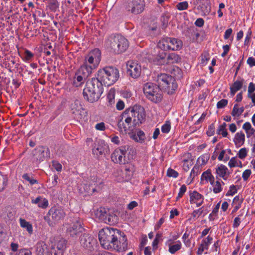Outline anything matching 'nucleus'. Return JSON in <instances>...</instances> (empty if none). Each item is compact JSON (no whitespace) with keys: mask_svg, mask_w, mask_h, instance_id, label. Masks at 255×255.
<instances>
[{"mask_svg":"<svg viewBox=\"0 0 255 255\" xmlns=\"http://www.w3.org/2000/svg\"><path fill=\"white\" fill-rule=\"evenodd\" d=\"M145 116L144 109L140 106L134 105L127 109L118 119V130L122 133L132 131L143 122Z\"/></svg>","mask_w":255,"mask_h":255,"instance_id":"f257e3e1","label":"nucleus"},{"mask_svg":"<svg viewBox=\"0 0 255 255\" xmlns=\"http://www.w3.org/2000/svg\"><path fill=\"white\" fill-rule=\"evenodd\" d=\"M101 59V53L98 48L91 50L84 57L83 64L79 68V72L90 75L96 69Z\"/></svg>","mask_w":255,"mask_h":255,"instance_id":"f03ea898","label":"nucleus"},{"mask_svg":"<svg viewBox=\"0 0 255 255\" xmlns=\"http://www.w3.org/2000/svg\"><path fill=\"white\" fill-rule=\"evenodd\" d=\"M106 47L115 54H119L126 50L128 46V40L120 34H112L105 40Z\"/></svg>","mask_w":255,"mask_h":255,"instance_id":"7ed1b4c3","label":"nucleus"},{"mask_svg":"<svg viewBox=\"0 0 255 255\" xmlns=\"http://www.w3.org/2000/svg\"><path fill=\"white\" fill-rule=\"evenodd\" d=\"M120 230L109 227L104 228L99 233V239L103 248L111 249V245L117 239L120 238Z\"/></svg>","mask_w":255,"mask_h":255,"instance_id":"20e7f679","label":"nucleus"},{"mask_svg":"<svg viewBox=\"0 0 255 255\" xmlns=\"http://www.w3.org/2000/svg\"><path fill=\"white\" fill-rule=\"evenodd\" d=\"M133 150L128 146H123L116 148L111 155V161L115 164H126L133 159Z\"/></svg>","mask_w":255,"mask_h":255,"instance_id":"39448f33","label":"nucleus"},{"mask_svg":"<svg viewBox=\"0 0 255 255\" xmlns=\"http://www.w3.org/2000/svg\"><path fill=\"white\" fill-rule=\"evenodd\" d=\"M97 77L105 86H110L114 84L119 78L118 69L112 66L106 67L99 69Z\"/></svg>","mask_w":255,"mask_h":255,"instance_id":"423d86ee","label":"nucleus"},{"mask_svg":"<svg viewBox=\"0 0 255 255\" xmlns=\"http://www.w3.org/2000/svg\"><path fill=\"white\" fill-rule=\"evenodd\" d=\"M66 213L64 209L60 206H53L48 211L44 217V220L49 226L53 227L56 224L63 220Z\"/></svg>","mask_w":255,"mask_h":255,"instance_id":"0eeeda50","label":"nucleus"},{"mask_svg":"<svg viewBox=\"0 0 255 255\" xmlns=\"http://www.w3.org/2000/svg\"><path fill=\"white\" fill-rule=\"evenodd\" d=\"M143 91L146 97L153 103H159L162 99L163 95L160 88L152 83H145L143 85Z\"/></svg>","mask_w":255,"mask_h":255,"instance_id":"6e6552de","label":"nucleus"},{"mask_svg":"<svg viewBox=\"0 0 255 255\" xmlns=\"http://www.w3.org/2000/svg\"><path fill=\"white\" fill-rule=\"evenodd\" d=\"M156 82L160 89L166 91L168 94H172L177 88V84L171 76L166 74H161L157 77Z\"/></svg>","mask_w":255,"mask_h":255,"instance_id":"1a4fd4ad","label":"nucleus"},{"mask_svg":"<svg viewBox=\"0 0 255 255\" xmlns=\"http://www.w3.org/2000/svg\"><path fill=\"white\" fill-rule=\"evenodd\" d=\"M95 216L101 222L110 225L116 223L118 219L116 215L108 213L104 208H100L97 209L95 212Z\"/></svg>","mask_w":255,"mask_h":255,"instance_id":"9d476101","label":"nucleus"},{"mask_svg":"<svg viewBox=\"0 0 255 255\" xmlns=\"http://www.w3.org/2000/svg\"><path fill=\"white\" fill-rule=\"evenodd\" d=\"M127 73L132 78H139L141 74L142 68L140 64L136 61H128L127 63Z\"/></svg>","mask_w":255,"mask_h":255,"instance_id":"9b49d317","label":"nucleus"},{"mask_svg":"<svg viewBox=\"0 0 255 255\" xmlns=\"http://www.w3.org/2000/svg\"><path fill=\"white\" fill-rule=\"evenodd\" d=\"M120 238L115 240L111 245V249L115 250L119 252H125L128 249L127 239L124 233L119 231Z\"/></svg>","mask_w":255,"mask_h":255,"instance_id":"f8f14e48","label":"nucleus"},{"mask_svg":"<svg viewBox=\"0 0 255 255\" xmlns=\"http://www.w3.org/2000/svg\"><path fill=\"white\" fill-rule=\"evenodd\" d=\"M145 8L144 0H128L127 8L128 11L134 14L141 13Z\"/></svg>","mask_w":255,"mask_h":255,"instance_id":"ddd939ff","label":"nucleus"},{"mask_svg":"<svg viewBox=\"0 0 255 255\" xmlns=\"http://www.w3.org/2000/svg\"><path fill=\"white\" fill-rule=\"evenodd\" d=\"M66 245V242L63 239L51 242L49 255H63Z\"/></svg>","mask_w":255,"mask_h":255,"instance_id":"4468645a","label":"nucleus"},{"mask_svg":"<svg viewBox=\"0 0 255 255\" xmlns=\"http://www.w3.org/2000/svg\"><path fill=\"white\" fill-rule=\"evenodd\" d=\"M103 84L98 77L93 78L87 83L85 88L94 92L98 91L99 95L101 96L103 93Z\"/></svg>","mask_w":255,"mask_h":255,"instance_id":"2eb2a0df","label":"nucleus"},{"mask_svg":"<svg viewBox=\"0 0 255 255\" xmlns=\"http://www.w3.org/2000/svg\"><path fill=\"white\" fill-rule=\"evenodd\" d=\"M80 242L81 246L89 251H91L93 249L94 245L96 243L95 240L87 234H84L80 237Z\"/></svg>","mask_w":255,"mask_h":255,"instance_id":"dca6fc26","label":"nucleus"},{"mask_svg":"<svg viewBox=\"0 0 255 255\" xmlns=\"http://www.w3.org/2000/svg\"><path fill=\"white\" fill-rule=\"evenodd\" d=\"M215 174L216 179L222 178L224 180H227L231 173L228 168L225 165L220 164L215 168Z\"/></svg>","mask_w":255,"mask_h":255,"instance_id":"f3484780","label":"nucleus"},{"mask_svg":"<svg viewBox=\"0 0 255 255\" xmlns=\"http://www.w3.org/2000/svg\"><path fill=\"white\" fill-rule=\"evenodd\" d=\"M189 198L190 204H196L197 207L201 206L204 203V196L197 191H190Z\"/></svg>","mask_w":255,"mask_h":255,"instance_id":"a211bd4d","label":"nucleus"},{"mask_svg":"<svg viewBox=\"0 0 255 255\" xmlns=\"http://www.w3.org/2000/svg\"><path fill=\"white\" fill-rule=\"evenodd\" d=\"M83 230L81 223L77 221L72 223L67 228L66 232L68 235L72 237H74Z\"/></svg>","mask_w":255,"mask_h":255,"instance_id":"6ab92c4d","label":"nucleus"},{"mask_svg":"<svg viewBox=\"0 0 255 255\" xmlns=\"http://www.w3.org/2000/svg\"><path fill=\"white\" fill-rule=\"evenodd\" d=\"M71 110L75 119L77 120L82 119L84 110L78 101H75L71 105Z\"/></svg>","mask_w":255,"mask_h":255,"instance_id":"aec40b11","label":"nucleus"},{"mask_svg":"<svg viewBox=\"0 0 255 255\" xmlns=\"http://www.w3.org/2000/svg\"><path fill=\"white\" fill-rule=\"evenodd\" d=\"M50 243L40 241L35 245V253L37 255H49Z\"/></svg>","mask_w":255,"mask_h":255,"instance_id":"412c9836","label":"nucleus"},{"mask_svg":"<svg viewBox=\"0 0 255 255\" xmlns=\"http://www.w3.org/2000/svg\"><path fill=\"white\" fill-rule=\"evenodd\" d=\"M83 94L84 99L90 103L97 101L101 97L99 95L98 91L94 92L86 88L84 89Z\"/></svg>","mask_w":255,"mask_h":255,"instance_id":"4be33fe9","label":"nucleus"},{"mask_svg":"<svg viewBox=\"0 0 255 255\" xmlns=\"http://www.w3.org/2000/svg\"><path fill=\"white\" fill-rule=\"evenodd\" d=\"M213 239L212 237L209 235L202 240L197 250V253L198 255H202L204 251L208 250L210 245L212 242Z\"/></svg>","mask_w":255,"mask_h":255,"instance_id":"5701e85b","label":"nucleus"},{"mask_svg":"<svg viewBox=\"0 0 255 255\" xmlns=\"http://www.w3.org/2000/svg\"><path fill=\"white\" fill-rule=\"evenodd\" d=\"M166 244L168 246V251L171 254H175L182 248V243L180 241L174 242L172 239H169L167 241Z\"/></svg>","mask_w":255,"mask_h":255,"instance_id":"b1692460","label":"nucleus"},{"mask_svg":"<svg viewBox=\"0 0 255 255\" xmlns=\"http://www.w3.org/2000/svg\"><path fill=\"white\" fill-rule=\"evenodd\" d=\"M169 51L179 50L182 47V41L175 38L168 37Z\"/></svg>","mask_w":255,"mask_h":255,"instance_id":"393cba45","label":"nucleus"},{"mask_svg":"<svg viewBox=\"0 0 255 255\" xmlns=\"http://www.w3.org/2000/svg\"><path fill=\"white\" fill-rule=\"evenodd\" d=\"M107 147V145L103 140H99L95 147L93 148L92 151L96 155H101L104 153Z\"/></svg>","mask_w":255,"mask_h":255,"instance_id":"a878e982","label":"nucleus"},{"mask_svg":"<svg viewBox=\"0 0 255 255\" xmlns=\"http://www.w3.org/2000/svg\"><path fill=\"white\" fill-rule=\"evenodd\" d=\"M31 203L34 204H37L39 208L42 209H46L49 205L48 200L40 196L35 199H32Z\"/></svg>","mask_w":255,"mask_h":255,"instance_id":"bb28decb","label":"nucleus"},{"mask_svg":"<svg viewBox=\"0 0 255 255\" xmlns=\"http://www.w3.org/2000/svg\"><path fill=\"white\" fill-rule=\"evenodd\" d=\"M88 76L89 75H87L82 72H80L79 69L74 77V86L76 87L80 86L83 83H84V79Z\"/></svg>","mask_w":255,"mask_h":255,"instance_id":"cd10ccee","label":"nucleus"},{"mask_svg":"<svg viewBox=\"0 0 255 255\" xmlns=\"http://www.w3.org/2000/svg\"><path fill=\"white\" fill-rule=\"evenodd\" d=\"M96 178L89 181V184H84L83 185V189L85 192L88 194H91L96 191Z\"/></svg>","mask_w":255,"mask_h":255,"instance_id":"c85d7f7f","label":"nucleus"},{"mask_svg":"<svg viewBox=\"0 0 255 255\" xmlns=\"http://www.w3.org/2000/svg\"><path fill=\"white\" fill-rule=\"evenodd\" d=\"M245 111L244 106L240 104H235L231 112V115L234 119H238Z\"/></svg>","mask_w":255,"mask_h":255,"instance_id":"c756f323","label":"nucleus"},{"mask_svg":"<svg viewBox=\"0 0 255 255\" xmlns=\"http://www.w3.org/2000/svg\"><path fill=\"white\" fill-rule=\"evenodd\" d=\"M213 181V183L211 185L213 187V192L215 194H218L221 192L223 189V186L225 185V183L221 180V179H216Z\"/></svg>","mask_w":255,"mask_h":255,"instance_id":"7c9ffc66","label":"nucleus"},{"mask_svg":"<svg viewBox=\"0 0 255 255\" xmlns=\"http://www.w3.org/2000/svg\"><path fill=\"white\" fill-rule=\"evenodd\" d=\"M115 95L116 90L114 88H111L108 91L107 95V106L113 107L115 104Z\"/></svg>","mask_w":255,"mask_h":255,"instance_id":"2f4dec72","label":"nucleus"},{"mask_svg":"<svg viewBox=\"0 0 255 255\" xmlns=\"http://www.w3.org/2000/svg\"><path fill=\"white\" fill-rule=\"evenodd\" d=\"M245 141V135L242 132H238L236 133L234 138V142L237 147H240L244 144Z\"/></svg>","mask_w":255,"mask_h":255,"instance_id":"473e14b6","label":"nucleus"},{"mask_svg":"<svg viewBox=\"0 0 255 255\" xmlns=\"http://www.w3.org/2000/svg\"><path fill=\"white\" fill-rule=\"evenodd\" d=\"M198 6L205 12H209L210 10L209 0H196Z\"/></svg>","mask_w":255,"mask_h":255,"instance_id":"72a5a7b5","label":"nucleus"},{"mask_svg":"<svg viewBox=\"0 0 255 255\" xmlns=\"http://www.w3.org/2000/svg\"><path fill=\"white\" fill-rule=\"evenodd\" d=\"M244 80L242 79L241 81L237 80L230 87V94L231 97H233L236 93L240 90L243 87Z\"/></svg>","mask_w":255,"mask_h":255,"instance_id":"f704fd0d","label":"nucleus"},{"mask_svg":"<svg viewBox=\"0 0 255 255\" xmlns=\"http://www.w3.org/2000/svg\"><path fill=\"white\" fill-rule=\"evenodd\" d=\"M215 180V177L212 175L211 170L208 169L206 171H204L201 175V181H205L206 182H210V184L213 183Z\"/></svg>","mask_w":255,"mask_h":255,"instance_id":"c9c22d12","label":"nucleus"},{"mask_svg":"<svg viewBox=\"0 0 255 255\" xmlns=\"http://www.w3.org/2000/svg\"><path fill=\"white\" fill-rule=\"evenodd\" d=\"M157 46L163 51H169L168 37L161 38L158 42Z\"/></svg>","mask_w":255,"mask_h":255,"instance_id":"e433bc0d","label":"nucleus"},{"mask_svg":"<svg viewBox=\"0 0 255 255\" xmlns=\"http://www.w3.org/2000/svg\"><path fill=\"white\" fill-rule=\"evenodd\" d=\"M243 202V199L241 198L239 195L236 196L234 197L232 206L233 207V209L232 210V213H236L241 207Z\"/></svg>","mask_w":255,"mask_h":255,"instance_id":"4c0bfd02","label":"nucleus"},{"mask_svg":"<svg viewBox=\"0 0 255 255\" xmlns=\"http://www.w3.org/2000/svg\"><path fill=\"white\" fill-rule=\"evenodd\" d=\"M19 221L20 227L23 229H25L29 235H31L32 234L33 227L31 224L22 218H20Z\"/></svg>","mask_w":255,"mask_h":255,"instance_id":"58836bf2","label":"nucleus"},{"mask_svg":"<svg viewBox=\"0 0 255 255\" xmlns=\"http://www.w3.org/2000/svg\"><path fill=\"white\" fill-rule=\"evenodd\" d=\"M131 138L136 142L143 143L145 141V135L143 131L139 130L136 133L132 135Z\"/></svg>","mask_w":255,"mask_h":255,"instance_id":"ea45409f","label":"nucleus"},{"mask_svg":"<svg viewBox=\"0 0 255 255\" xmlns=\"http://www.w3.org/2000/svg\"><path fill=\"white\" fill-rule=\"evenodd\" d=\"M166 53L165 51H160L158 52L156 57L154 60V62L158 65L163 64L165 62V59L166 57Z\"/></svg>","mask_w":255,"mask_h":255,"instance_id":"a19ab883","label":"nucleus"},{"mask_svg":"<svg viewBox=\"0 0 255 255\" xmlns=\"http://www.w3.org/2000/svg\"><path fill=\"white\" fill-rule=\"evenodd\" d=\"M7 175L0 172V192L3 191L7 186Z\"/></svg>","mask_w":255,"mask_h":255,"instance_id":"79ce46f5","label":"nucleus"},{"mask_svg":"<svg viewBox=\"0 0 255 255\" xmlns=\"http://www.w3.org/2000/svg\"><path fill=\"white\" fill-rule=\"evenodd\" d=\"M228 165L230 168L235 167H242L243 164L241 161L237 159L236 157H233L230 160Z\"/></svg>","mask_w":255,"mask_h":255,"instance_id":"37998d69","label":"nucleus"},{"mask_svg":"<svg viewBox=\"0 0 255 255\" xmlns=\"http://www.w3.org/2000/svg\"><path fill=\"white\" fill-rule=\"evenodd\" d=\"M181 58L179 55L174 53H170L167 56V60L169 63H176L181 61Z\"/></svg>","mask_w":255,"mask_h":255,"instance_id":"c03bdc74","label":"nucleus"},{"mask_svg":"<svg viewBox=\"0 0 255 255\" xmlns=\"http://www.w3.org/2000/svg\"><path fill=\"white\" fill-rule=\"evenodd\" d=\"M210 156V155L208 153L203 154L198 157L197 162L201 166L205 165L208 162Z\"/></svg>","mask_w":255,"mask_h":255,"instance_id":"a18cd8bd","label":"nucleus"},{"mask_svg":"<svg viewBox=\"0 0 255 255\" xmlns=\"http://www.w3.org/2000/svg\"><path fill=\"white\" fill-rule=\"evenodd\" d=\"M36 152L37 158L39 160H43L45 157V150L43 146H38L35 149Z\"/></svg>","mask_w":255,"mask_h":255,"instance_id":"49530a36","label":"nucleus"},{"mask_svg":"<svg viewBox=\"0 0 255 255\" xmlns=\"http://www.w3.org/2000/svg\"><path fill=\"white\" fill-rule=\"evenodd\" d=\"M22 177L25 181L28 182L31 185L38 183V181L34 179L31 174L24 173L22 175Z\"/></svg>","mask_w":255,"mask_h":255,"instance_id":"de8ad7c7","label":"nucleus"},{"mask_svg":"<svg viewBox=\"0 0 255 255\" xmlns=\"http://www.w3.org/2000/svg\"><path fill=\"white\" fill-rule=\"evenodd\" d=\"M226 124L224 123L223 124L219 126L217 130V133L221 134L223 137H226L228 135V132L226 129Z\"/></svg>","mask_w":255,"mask_h":255,"instance_id":"09e8293b","label":"nucleus"},{"mask_svg":"<svg viewBox=\"0 0 255 255\" xmlns=\"http://www.w3.org/2000/svg\"><path fill=\"white\" fill-rule=\"evenodd\" d=\"M198 173L199 167L196 166H194L191 170L189 177L188 178V181H190L189 184L193 181L194 178L198 174Z\"/></svg>","mask_w":255,"mask_h":255,"instance_id":"8fccbe9b","label":"nucleus"},{"mask_svg":"<svg viewBox=\"0 0 255 255\" xmlns=\"http://www.w3.org/2000/svg\"><path fill=\"white\" fill-rule=\"evenodd\" d=\"M203 207H201L198 209L194 210L192 213V217L191 218V219L193 218V219L195 220V219L199 218V216H201L203 213Z\"/></svg>","mask_w":255,"mask_h":255,"instance_id":"3c124183","label":"nucleus"},{"mask_svg":"<svg viewBox=\"0 0 255 255\" xmlns=\"http://www.w3.org/2000/svg\"><path fill=\"white\" fill-rule=\"evenodd\" d=\"M171 129V123L169 121H166L161 127V131L164 133H168Z\"/></svg>","mask_w":255,"mask_h":255,"instance_id":"603ef678","label":"nucleus"},{"mask_svg":"<svg viewBox=\"0 0 255 255\" xmlns=\"http://www.w3.org/2000/svg\"><path fill=\"white\" fill-rule=\"evenodd\" d=\"M248 150L246 148L243 147L240 149L237 153V156L241 159H244L247 156Z\"/></svg>","mask_w":255,"mask_h":255,"instance_id":"864d4df0","label":"nucleus"},{"mask_svg":"<svg viewBox=\"0 0 255 255\" xmlns=\"http://www.w3.org/2000/svg\"><path fill=\"white\" fill-rule=\"evenodd\" d=\"M189 4L187 1L179 2L176 5L177 8L179 10H184L187 9Z\"/></svg>","mask_w":255,"mask_h":255,"instance_id":"5fc2aeb1","label":"nucleus"},{"mask_svg":"<svg viewBox=\"0 0 255 255\" xmlns=\"http://www.w3.org/2000/svg\"><path fill=\"white\" fill-rule=\"evenodd\" d=\"M187 187L184 184L182 185L179 189V191L178 195L176 197V200H178L179 199L182 198L185 193L186 192Z\"/></svg>","mask_w":255,"mask_h":255,"instance_id":"6e6d98bb","label":"nucleus"},{"mask_svg":"<svg viewBox=\"0 0 255 255\" xmlns=\"http://www.w3.org/2000/svg\"><path fill=\"white\" fill-rule=\"evenodd\" d=\"M52 168L58 172H60L62 169V166L59 162L53 161L52 162Z\"/></svg>","mask_w":255,"mask_h":255,"instance_id":"4d7b16f0","label":"nucleus"},{"mask_svg":"<svg viewBox=\"0 0 255 255\" xmlns=\"http://www.w3.org/2000/svg\"><path fill=\"white\" fill-rule=\"evenodd\" d=\"M242 215V214H240L235 218L233 224V227L234 228H237L240 225Z\"/></svg>","mask_w":255,"mask_h":255,"instance_id":"13d9d810","label":"nucleus"},{"mask_svg":"<svg viewBox=\"0 0 255 255\" xmlns=\"http://www.w3.org/2000/svg\"><path fill=\"white\" fill-rule=\"evenodd\" d=\"M228 103V101L227 99H222L217 104V108L218 109H222L225 108Z\"/></svg>","mask_w":255,"mask_h":255,"instance_id":"bf43d9fd","label":"nucleus"},{"mask_svg":"<svg viewBox=\"0 0 255 255\" xmlns=\"http://www.w3.org/2000/svg\"><path fill=\"white\" fill-rule=\"evenodd\" d=\"M16 255H32V253L29 249H22L18 251Z\"/></svg>","mask_w":255,"mask_h":255,"instance_id":"052dcab7","label":"nucleus"},{"mask_svg":"<svg viewBox=\"0 0 255 255\" xmlns=\"http://www.w3.org/2000/svg\"><path fill=\"white\" fill-rule=\"evenodd\" d=\"M170 18V15L168 13H164L161 17V21L163 23V26L164 27H166L168 22L169 19Z\"/></svg>","mask_w":255,"mask_h":255,"instance_id":"680f3d73","label":"nucleus"},{"mask_svg":"<svg viewBox=\"0 0 255 255\" xmlns=\"http://www.w3.org/2000/svg\"><path fill=\"white\" fill-rule=\"evenodd\" d=\"M178 173L173 169L169 168L167 170V175L169 177L176 178L178 177Z\"/></svg>","mask_w":255,"mask_h":255,"instance_id":"e2e57ef3","label":"nucleus"},{"mask_svg":"<svg viewBox=\"0 0 255 255\" xmlns=\"http://www.w3.org/2000/svg\"><path fill=\"white\" fill-rule=\"evenodd\" d=\"M183 168L185 171H188L190 168V166L191 165V161L187 159H184L183 160Z\"/></svg>","mask_w":255,"mask_h":255,"instance_id":"0e129e2a","label":"nucleus"},{"mask_svg":"<svg viewBox=\"0 0 255 255\" xmlns=\"http://www.w3.org/2000/svg\"><path fill=\"white\" fill-rule=\"evenodd\" d=\"M255 91V84L251 82L249 84L248 89V96L254 93Z\"/></svg>","mask_w":255,"mask_h":255,"instance_id":"69168bd1","label":"nucleus"},{"mask_svg":"<svg viewBox=\"0 0 255 255\" xmlns=\"http://www.w3.org/2000/svg\"><path fill=\"white\" fill-rule=\"evenodd\" d=\"M97 130L104 131L106 129L105 124L104 122H101L97 124L95 127Z\"/></svg>","mask_w":255,"mask_h":255,"instance_id":"338daca9","label":"nucleus"},{"mask_svg":"<svg viewBox=\"0 0 255 255\" xmlns=\"http://www.w3.org/2000/svg\"><path fill=\"white\" fill-rule=\"evenodd\" d=\"M252 173V171L250 169H246L245 170L242 174V178L244 181H246L248 179Z\"/></svg>","mask_w":255,"mask_h":255,"instance_id":"774afa93","label":"nucleus"}]
</instances>
